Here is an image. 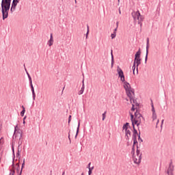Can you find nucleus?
Returning a JSON list of instances; mask_svg holds the SVG:
<instances>
[{
	"label": "nucleus",
	"mask_w": 175,
	"mask_h": 175,
	"mask_svg": "<svg viewBox=\"0 0 175 175\" xmlns=\"http://www.w3.org/2000/svg\"><path fill=\"white\" fill-rule=\"evenodd\" d=\"M20 158L21 155L20 154H14L13 165L16 163L15 168L13 167L10 173V175H21L23 173V169L20 170Z\"/></svg>",
	"instance_id": "f257e3e1"
},
{
	"label": "nucleus",
	"mask_w": 175,
	"mask_h": 175,
	"mask_svg": "<svg viewBox=\"0 0 175 175\" xmlns=\"http://www.w3.org/2000/svg\"><path fill=\"white\" fill-rule=\"evenodd\" d=\"M17 128H18V126L16 125L14 127V133L13 135V137L15 139H18V151L16 152V154H20V146H21V144H23V131L21 130H18L17 131Z\"/></svg>",
	"instance_id": "f03ea898"
},
{
	"label": "nucleus",
	"mask_w": 175,
	"mask_h": 175,
	"mask_svg": "<svg viewBox=\"0 0 175 175\" xmlns=\"http://www.w3.org/2000/svg\"><path fill=\"white\" fill-rule=\"evenodd\" d=\"M12 3V0H5L4 3V7L1 9V13L3 16V20L8 18L9 17V10H10V5Z\"/></svg>",
	"instance_id": "7ed1b4c3"
},
{
	"label": "nucleus",
	"mask_w": 175,
	"mask_h": 175,
	"mask_svg": "<svg viewBox=\"0 0 175 175\" xmlns=\"http://www.w3.org/2000/svg\"><path fill=\"white\" fill-rule=\"evenodd\" d=\"M131 16L134 21H136L137 20L138 24L140 25V27L142 28V27L143 26V21H144V16L140 14V12L139 10L136 12L133 11L131 13Z\"/></svg>",
	"instance_id": "20e7f679"
},
{
	"label": "nucleus",
	"mask_w": 175,
	"mask_h": 175,
	"mask_svg": "<svg viewBox=\"0 0 175 175\" xmlns=\"http://www.w3.org/2000/svg\"><path fill=\"white\" fill-rule=\"evenodd\" d=\"M124 88L126 91L127 96H129L131 102H132V94L135 95V90H132V88H131V84H129V83L127 81L124 82Z\"/></svg>",
	"instance_id": "39448f33"
},
{
	"label": "nucleus",
	"mask_w": 175,
	"mask_h": 175,
	"mask_svg": "<svg viewBox=\"0 0 175 175\" xmlns=\"http://www.w3.org/2000/svg\"><path fill=\"white\" fill-rule=\"evenodd\" d=\"M142 55V51H140V49H139L138 51L135 55L134 62L136 63V70L137 75L139 74V65L142 64V59H140V55Z\"/></svg>",
	"instance_id": "423d86ee"
},
{
	"label": "nucleus",
	"mask_w": 175,
	"mask_h": 175,
	"mask_svg": "<svg viewBox=\"0 0 175 175\" xmlns=\"http://www.w3.org/2000/svg\"><path fill=\"white\" fill-rule=\"evenodd\" d=\"M144 120V118H143V116L141 115L140 112L137 109V111L135 112V118H134V125H137V126H139L142 124V120Z\"/></svg>",
	"instance_id": "0eeeda50"
},
{
	"label": "nucleus",
	"mask_w": 175,
	"mask_h": 175,
	"mask_svg": "<svg viewBox=\"0 0 175 175\" xmlns=\"http://www.w3.org/2000/svg\"><path fill=\"white\" fill-rule=\"evenodd\" d=\"M133 161L136 165H139L140 162H142V154H133Z\"/></svg>",
	"instance_id": "6e6552de"
},
{
	"label": "nucleus",
	"mask_w": 175,
	"mask_h": 175,
	"mask_svg": "<svg viewBox=\"0 0 175 175\" xmlns=\"http://www.w3.org/2000/svg\"><path fill=\"white\" fill-rule=\"evenodd\" d=\"M117 72L118 74V77L120 78V81L125 83V75H124V71H122V69H121L119 66L117 67Z\"/></svg>",
	"instance_id": "1a4fd4ad"
},
{
	"label": "nucleus",
	"mask_w": 175,
	"mask_h": 175,
	"mask_svg": "<svg viewBox=\"0 0 175 175\" xmlns=\"http://www.w3.org/2000/svg\"><path fill=\"white\" fill-rule=\"evenodd\" d=\"M173 172H174V165L173 164V161H171L167 170V175H174Z\"/></svg>",
	"instance_id": "9d476101"
},
{
	"label": "nucleus",
	"mask_w": 175,
	"mask_h": 175,
	"mask_svg": "<svg viewBox=\"0 0 175 175\" xmlns=\"http://www.w3.org/2000/svg\"><path fill=\"white\" fill-rule=\"evenodd\" d=\"M150 47V38H147L146 41V54L145 57V64H147V60L148 59V49Z\"/></svg>",
	"instance_id": "9b49d317"
},
{
	"label": "nucleus",
	"mask_w": 175,
	"mask_h": 175,
	"mask_svg": "<svg viewBox=\"0 0 175 175\" xmlns=\"http://www.w3.org/2000/svg\"><path fill=\"white\" fill-rule=\"evenodd\" d=\"M151 107H152V120H157V113H155V108L154 107V103H152V100H151Z\"/></svg>",
	"instance_id": "f8f14e48"
},
{
	"label": "nucleus",
	"mask_w": 175,
	"mask_h": 175,
	"mask_svg": "<svg viewBox=\"0 0 175 175\" xmlns=\"http://www.w3.org/2000/svg\"><path fill=\"white\" fill-rule=\"evenodd\" d=\"M133 148L131 151V154H135V145L137 144V137H133Z\"/></svg>",
	"instance_id": "ddd939ff"
},
{
	"label": "nucleus",
	"mask_w": 175,
	"mask_h": 175,
	"mask_svg": "<svg viewBox=\"0 0 175 175\" xmlns=\"http://www.w3.org/2000/svg\"><path fill=\"white\" fill-rule=\"evenodd\" d=\"M133 137H137V135L139 136V133H137V130L135 128V123L133 122Z\"/></svg>",
	"instance_id": "4468645a"
},
{
	"label": "nucleus",
	"mask_w": 175,
	"mask_h": 175,
	"mask_svg": "<svg viewBox=\"0 0 175 175\" xmlns=\"http://www.w3.org/2000/svg\"><path fill=\"white\" fill-rule=\"evenodd\" d=\"M54 44V38H53V33H51L50 39L48 41V45L49 47H51L53 44Z\"/></svg>",
	"instance_id": "2eb2a0df"
},
{
	"label": "nucleus",
	"mask_w": 175,
	"mask_h": 175,
	"mask_svg": "<svg viewBox=\"0 0 175 175\" xmlns=\"http://www.w3.org/2000/svg\"><path fill=\"white\" fill-rule=\"evenodd\" d=\"M85 88V86L84 85V78L82 80V87L81 88V90L78 92L79 95H82L83 92H84V90Z\"/></svg>",
	"instance_id": "dca6fc26"
},
{
	"label": "nucleus",
	"mask_w": 175,
	"mask_h": 175,
	"mask_svg": "<svg viewBox=\"0 0 175 175\" xmlns=\"http://www.w3.org/2000/svg\"><path fill=\"white\" fill-rule=\"evenodd\" d=\"M125 137L126 140H129V137H131V130H125Z\"/></svg>",
	"instance_id": "f3484780"
},
{
	"label": "nucleus",
	"mask_w": 175,
	"mask_h": 175,
	"mask_svg": "<svg viewBox=\"0 0 175 175\" xmlns=\"http://www.w3.org/2000/svg\"><path fill=\"white\" fill-rule=\"evenodd\" d=\"M19 0H13L12 3V8H14V10H16V7L17 6V3H18Z\"/></svg>",
	"instance_id": "a211bd4d"
},
{
	"label": "nucleus",
	"mask_w": 175,
	"mask_h": 175,
	"mask_svg": "<svg viewBox=\"0 0 175 175\" xmlns=\"http://www.w3.org/2000/svg\"><path fill=\"white\" fill-rule=\"evenodd\" d=\"M81 120H79L78 121V126L77 128V133H76V135H75V139L77 137V135H79V131H80V122H81Z\"/></svg>",
	"instance_id": "6ab92c4d"
},
{
	"label": "nucleus",
	"mask_w": 175,
	"mask_h": 175,
	"mask_svg": "<svg viewBox=\"0 0 175 175\" xmlns=\"http://www.w3.org/2000/svg\"><path fill=\"white\" fill-rule=\"evenodd\" d=\"M128 128H131V126H129V122H126L123 126H122V129L125 130V131H127L128 130Z\"/></svg>",
	"instance_id": "aec40b11"
},
{
	"label": "nucleus",
	"mask_w": 175,
	"mask_h": 175,
	"mask_svg": "<svg viewBox=\"0 0 175 175\" xmlns=\"http://www.w3.org/2000/svg\"><path fill=\"white\" fill-rule=\"evenodd\" d=\"M111 68H113V66L114 65V56L113 55V50L111 51Z\"/></svg>",
	"instance_id": "412c9836"
},
{
	"label": "nucleus",
	"mask_w": 175,
	"mask_h": 175,
	"mask_svg": "<svg viewBox=\"0 0 175 175\" xmlns=\"http://www.w3.org/2000/svg\"><path fill=\"white\" fill-rule=\"evenodd\" d=\"M32 92V96H33V100H35V98H36V94L35 93V89H31Z\"/></svg>",
	"instance_id": "4be33fe9"
},
{
	"label": "nucleus",
	"mask_w": 175,
	"mask_h": 175,
	"mask_svg": "<svg viewBox=\"0 0 175 175\" xmlns=\"http://www.w3.org/2000/svg\"><path fill=\"white\" fill-rule=\"evenodd\" d=\"M22 109L23 110L21 112V116L24 117V114H25V107L23 105Z\"/></svg>",
	"instance_id": "5701e85b"
},
{
	"label": "nucleus",
	"mask_w": 175,
	"mask_h": 175,
	"mask_svg": "<svg viewBox=\"0 0 175 175\" xmlns=\"http://www.w3.org/2000/svg\"><path fill=\"white\" fill-rule=\"evenodd\" d=\"M130 116H131V121L132 122V125L133 124V122H135V116L132 113L130 112Z\"/></svg>",
	"instance_id": "b1692460"
},
{
	"label": "nucleus",
	"mask_w": 175,
	"mask_h": 175,
	"mask_svg": "<svg viewBox=\"0 0 175 175\" xmlns=\"http://www.w3.org/2000/svg\"><path fill=\"white\" fill-rule=\"evenodd\" d=\"M136 70V63L133 62V65L132 67L133 74L135 75V70Z\"/></svg>",
	"instance_id": "393cba45"
},
{
	"label": "nucleus",
	"mask_w": 175,
	"mask_h": 175,
	"mask_svg": "<svg viewBox=\"0 0 175 175\" xmlns=\"http://www.w3.org/2000/svg\"><path fill=\"white\" fill-rule=\"evenodd\" d=\"M25 70H26V73H27L28 79H29V83H31L32 82V78L31 77V75H29V73H28L27 72V69L26 68H25Z\"/></svg>",
	"instance_id": "a878e982"
},
{
	"label": "nucleus",
	"mask_w": 175,
	"mask_h": 175,
	"mask_svg": "<svg viewBox=\"0 0 175 175\" xmlns=\"http://www.w3.org/2000/svg\"><path fill=\"white\" fill-rule=\"evenodd\" d=\"M88 169H89V170L93 171V170H94V165H92V166L91 167V163H90L88 164Z\"/></svg>",
	"instance_id": "bb28decb"
},
{
	"label": "nucleus",
	"mask_w": 175,
	"mask_h": 175,
	"mask_svg": "<svg viewBox=\"0 0 175 175\" xmlns=\"http://www.w3.org/2000/svg\"><path fill=\"white\" fill-rule=\"evenodd\" d=\"M135 110L137 111V108H135V104H132L131 111H135Z\"/></svg>",
	"instance_id": "cd10ccee"
},
{
	"label": "nucleus",
	"mask_w": 175,
	"mask_h": 175,
	"mask_svg": "<svg viewBox=\"0 0 175 175\" xmlns=\"http://www.w3.org/2000/svg\"><path fill=\"white\" fill-rule=\"evenodd\" d=\"M107 113V111H105L103 113V121H105V118H106V113Z\"/></svg>",
	"instance_id": "c85d7f7f"
},
{
	"label": "nucleus",
	"mask_w": 175,
	"mask_h": 175,
	"mask_svg": "<svg viewBox=\"0 0 175 175\" xmlns=\"http://www.w3.org/2000/svg\"><path fill=\"white\" fill-rule=\"evenodd\" d=\"M117 36V33L116 32H113V33L111 34V39H114Z\"/></svg>",
	"instance_id": "c756f323"
},
{
	"label": "nucleus",
	"mask_w": 175,
	"mask_h": 175,
	"mask_svg": "<svg viewBox=\"0 0 175 175\" xmlns=\"http://www.w3.org/2000/svg\"><path fill=\"white\" fill-rule=\"evenodd\" d=\"M6 1V0H2L1 1V10L3 9V8L4 7L5 5V2Z\"/></svg>",
	"instance_id": "7c9ffc66"
},
{
	"label": "nucleus",
	"mask_w": 175,
	"mask_h": 175,
	"mask_svg": "<svg viewBox=\"0 0 175 175\" xmlns=\"http://www.w3.org/2000/svg\"><path fill=\"white\" fill-rule=\"evenodd\" d=\"M72 121V116L70 115L68 117V125H70V122Z\"/></svg>",
	"instance_id": "2f4dec72"
},
{
	"label": "nucleus",
	"mask_w": 175,
	"mask_h": 175,
	"mask_svg": "<svg viewBox=\"0 0 175 175\" xmlns=\"http://www.w3.org/2000/svg\"><path fill=\"white\" fill-rule=\"evenodd\" d=\"M138 140L139 142H143V139H142V137H140V132L139 133L138 135Z\"/></svg>",
	"instance_id": "473e14b6"
},
{
	"label": "nucleus",
	"mask_w": 175,
	"mask_h": 175,
	"mask_svg": "<svg viewBox=\"0 0 175 175\" xmlns=\"http://www.w3.org/2000/svg\"><path fill=\"white\" fill-rule=\"evenodd\" d=\"M87 27H88V31H87V34H86V38L88 37V33L90 32V27L88 25Z\"/></svg>",
	"instance_id": "72a5a7b5"
},
{
	"label": "nucleus",
	"mask_w": 175,
	"mask_h": 175,
	"mask_svg": "<svg viewBox=\"0 0 175 175\" xmlns=\"http://www.w3.org/2000/svg\"><path fill=\"white\" fill-rule=\"evenodd\" d=\"M13 10H14V7H13V5H12L10 8L11 13H13Z\"/></svg>",
	"instance_id": "f704fd0d"
},
{
	"label": "nucleus",
	"mask_w": 175,
	"mask_h": 175,
	"mask_svg": "<svg viewBox=\"0 0 175 175\" xmlns=\"http://www.w3.org/2000/svg\"><path fill=\"white\" fill-rule=\"evenodd\" d=\"M31 90L33 89V85L32 84V81L29 82Z\"/></svg>",
	"instance_id": "c9c22d12"
},
{
	"label": "nucleus",
	"mask_w": 175,
	"mask_h": 175,
	"mask_svg": "<svg viewBox=\"0 0 175 175\" xmlns=\"http://www.w3.org/2000/svg\"><path fill=\"white\" fill-rule=\"evenodd\" d=\"M68 139L70 140V143L71 142V139H70V130L69 131L68 133Z\"/></svg>",
	"instance_id": "e433bc0d"
},
{
	"label": "nucleus",
	"mask_w": 175,
	"mask_h": 175,
	"mask_svg": "<svg viewBox=\"0 0 175 175\" xmlns=\"http://www.w3.org/2000/svg\"><path fill=\"white\" fill-rule=\"evenodd\" d=\"M12 154H14V146H12Z\"/></svg>",
	"instance_id": "4c0bfd02"
},
{
	"label": "nucleus",
	"mask_w": 175,
	"mask_h": 175,
	"mask_svg": "<svg viewBox=\"0 0 175 175\" xmlns=\"http://www.w3.org/2000/svg\"><path fill=\"white\" fill-rule=\"evenodd\" d=\"M25 165V160L23 161V163L22 164V169L23 167H24Z\"/></svg>",
	"instance_id": "58836bf2"
},
{
	"label": "nucleus",
	"mask_w": 175,
	"mask_h": 175,
	"mask_svg": "<svg viewBox=\"0 0 175 175\" xmlns=\"http://www.w3.org/2000/svg\"><path fill=\"white\" fill-rule=\"evenodd\" d=\"M88 174H89V175L92 174V170H89Z\"/></svg>",
	"instance_id": "ea45409f"
},
{
	"label": "nucleus",
	"mask_w": 175,
	"mask_h": 175,
	"mask_svg": "<svg viewBox=\"0 0 175 175\" xmlns=\"http://www.w3.org/2000/svg\"><path fill=\"white\" fill-rule=\"evenodd\" d=\"M137 148H138L137 146ZM137 154H140V150H139V149H137Z\"/></svg>",
	"instance_id": "a19ab883"
},
{
	"label": "nucleus",
	"mask_w": 175,
	"mask_h": 175,
	"mask_svg": "<svg viewBox=\"0 0 175 175\" xmlns=\"http://www.w3.org/2000/svg\"><path fill=\"white\" fill-rule=\"evenodd\" d=\"M118 29V27H116L115 29H114V31H113V32H115V33H117V29Z\"/></svg>",
	"instance_id": "79ce46f5"
},
{
	"label": "nucleus",
	"mask_w": 175,
	"mask_h": 175,
	"mask_svg": "<svg viewBox=\"0 0 175 175\" xmlns=\"http://www.w3.org/2000/svg\"><path fill=\"white\" fill-rule=\"evenodd\" d=\"M133 100V103H135V102H136V100H135V99H133V97H132V99H131V100Z\"/></svg>",
	"instance_id": "37998d69"
},
{
	"label": "nucleus",
	"mask_w": 175,
	"mask_h": 175,
	"mask_svg": "<svg viewBox=\"0 0 175 175\" xmlns=\"http://www.w3.org/2000/svg\"><path fill=\"white\" fill-rule=\"evenodd\" d=\"M3 151L2 150V149H1L0 148V154H3Z\"/></svg>",
	"instance_id": "c03bdc74"
},
{
	"label": "nucleus",
	"mask_w": 175,
	"mask_h": 175,
	"mask_svg": "<svg viewBox=\"0 0 175 175\" xmlns=\"http://www.w3.org/2000/svg\"><path fill=\"white\" fill-rule=\"evenodd\" d=\"M163 121H165V120H161V126H162V125H163Z\"/></svg>",
	"instance_id": "a18cd8bd"
},
{
	"label": "nucleus",
	"mask_w": 175,
	"mask_h": 175,
	"mask_svg": "<svg viewBox=\"0 0 175 175\" xmlns=\"http://www.w3.org/2000/svg\"><path fill=\"white\" fill-rule=\"evenodd\" d=\"M1 129H2V124L0 123V131H1Z\"/></svg>",
	"instance_id": "49530a36"
},
{
	"label": "nucleus",
	"mask_w": 175,
	"mask_h": 175,
	"mask_svg": "<svg viewBox=\"0 0 175 175\" xmlns=\"http://www.w3.org/2000/svg\"><path fill=\"white\" fill-rule=\"evenodd\" d=\"M116 28H118V22L116 23Z\"/></svg>",
	"instance_id": "de8ad7c7"
},
{
	"label": "nucleus",
	"mask_w": 175,
	"mask_h": 175,
	"mask_svg": "<svg viewBox=\"0 0 175 175\" xmlns=\"http://www.w3.org/2000/svg\"><path fill=\"white\" fill-rule=\"evenodd\" d=\"M25 118H27V116H25V117L23 118V121H25Z\"/></svg>",
	"instance_id": "09e8293b"
},
{
	"label": "nucleus",
	"mask_w": 175,
	"mask_h": 175,
	"mask_svg": "<svg viewBox=\"0 0 175 175\" xmlns=\"http://www.w3.org/2000/svg\"><path fill=\"white\" fill-rule=\"evenodd\" d=\"M135 105L139 106V104L137 103H135Z\"/></svg>",
	"instance_id": "8fccbe9b"
},
{
	"label": "nucleus",
	"mask_w": 175,
	"mask_h": 175,
	"mask_svg": "<svg viewBox=\"0 0 175 175\" xmlns=\"http://www.w3.org/2000/svg\"><path fill=\"white\" fill-rule=\"evenodd\" d=\"M158 122H159V120H157V125H158Z\"/></svg>",
	"instance_id": "3c124183"
},
{
	"label": "nucleus",
	"mask_w": 175,
	"mask_h": 175,
	"mask_svg": "<svg viewBox=\"0 0 175 175\" xmlns=\"http://www.w3.org/2000/svg\"><path fill=\"white\" fill-rule=\"evenodd\" d=\"M119 13H120V14H121V10H119Z\"/></svg>",
	"instance_id": "603ef678"
},
{
	"label": "nucleus",
	"mask_w": 175,
	"mask_h": 175,
	"mask_svg": "<svg viewBox=\"0 0 175 175\" xmlns=\"http://www.w3.org/2000/svg\"><path fill=\"white\" fill-rule=\"evenodd\" d=\"M23 124H25V120H23Z\"/></svg>",
	"instance_id": "864d4df0"
},
{
	"label": "nucleus",
	"mask_w": 175,
	"mask_h": 175,
	"mask_svg": "<svg viewBox=\"0 0 175 175\" xmlns=\"http://www.w3.org/2000/svg\"><path fill=\"white\" fill-rule=\"evenodd\" d=\"M65 174V172H63L62 175H64Z\"/></svg>",
	"instance_id": "5fc2aeb1"
},
{
	"label": "nucleus",
	"mask_w": 175,
	"mask_h": 175,
	"mask_svg": "<svg viewBox=\"0 0 175 175\" xmlns=\"http://www.w3.org/2000/svg\"><path fill=\"white\" fill-rule=\"evenodd\" d=\"M64 90H65V87L63 88V91H64Z\"/></svg>",
	"instance_id": "6e6d98bb"
},
{
	"label": "nucleus",
	"mask_w": 175,
	"mask_h": 175,
	"mask_svg": "<svg viewBox=\"0 0 175 175\" xmlns=\"http://www.w3.org/2000/svg\"><path fill=\"white\" fill-rule=\"evenodd\" d=\"M23 66L25 68V64H23Z\"/></svg>",
	"instance_id": "4d7b16f0"
},
{
	"label": "nucleus",
	"mask_w": 175,
	"mask_h": 175,
	"mask_svg": "<svg viewBox=\"0 0 175 175\" xmlns=\"http://www.w3.org/2000/svg\"><path fill=\"white\" fill-rule=\"evenodd\" d=\"M77 2V0H75V3H76Z\"/></svg>",
	"instance_id": "13d9d810"
}]
</instances>
